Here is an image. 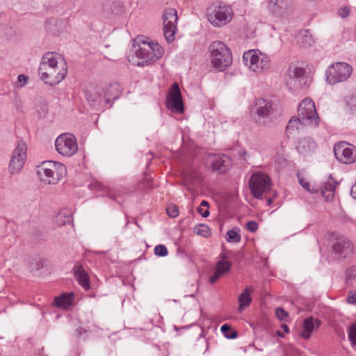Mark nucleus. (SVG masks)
<instances>
[{
	"label": "nucleus",
	"mask_w": 356,
	"mask_h": 356,
	"mask_svg": "<svg viewBox=\"0 0 356 356\" xmlns=\"http://www.w3.org/2000/svg\"><path fill=\"white\" fill-rule=\"evenodd\" d=\"M289 8L288 1L286 0H275L272 8L273 12L279 15H284Z\"/></svg>",
	"instance_id": "c85d7f7f"
},
{
	"label": "nucleus",
	"mask_w": 356,
	"mask_h": 356,
	"mask_svg": "<svg viewBox=\"0 0 356 356\" xmlns=\"http://www.w3.org/2000/svg\"><path fill=\"white\" fill-rule=\"evenodd\" d=\"M305 69L289 66L286 72V81L288 86L295 89H300L305 84Z\"/></svg>",
	"instance_id": "4468645a"
},
{
	"label": "nucleus",
	"mask_w": 356,
	"mask_h": 356,
	"mask_svg": "<svg viewBox=\"0 0 356 356\" xmlns=\"http://www.w3.org/2000/svg\"><path fill=\"white\" fill-rule=\"evenodd\" d=\"M298 124H302L301 121L298 117L293 116L289 120L288 124L286 127V132L288 138H289L290 134H292L291 131H293L294 129H298Z\"/></svg>",
	"instance_id": "2f4dec72"
},
{
	"label": "nucleus",
	"mask_w": 356,
	"mask_h": 356,
	"mask_svg": "<svg viewBox=\"0 0 356 356\" xmlns=\"http://www.w3.org/2000/svg\"><path fill=\"white\" fill-rule=\"evenodd\" d=\"M25 159H19L15 156H12L10 164L9 171L12 175L18 173L24 165Z\"/></svg>",
	"instance_id": "cd10ccee"
},
{
	"label": "nucleus",
	"mask_w": 356,
	"mask_h": 356,
	"mask_svg": "<svg viewBox=\"0 0 356 356\" xmlns=\"http://www.w3.org/2000/svg\"><path fill=\"white\" fill-rule=\"evenodd\" d=\"M347 302L351 305L356 304V291L351 290L348 292Z\"/></svg>",
	"instance_id": "c03bdc74"
},
{
	"label": "nucleus",
	"mask_w": 356,
	"mask_h": 356,
	"mask_svg": "<svg viewBox=\"0 0 356 356\" xmlns=\"http://www.w3.org/2000/svg\"><path fill=\"white\" fill-rule=\"evenodd\" d=\"M26 149L27 147L26 143L24 140H19L17 147L13 152V156H15L19 159L20 158L21 159H23L26 160Z\"/></svg>",
	"instance_id": "c756f323"
},
{
	"label": "nucleus",
	"mask_w": 356,
	"mask_h": 356,
	"mask_svg": "<svg viewBox=\"0 0 356 356\" xmlns=\"http://www.w3.org/2000/svg\"><path fill=\"white\" fill-rule=\"evenodd\" d=\"M166 106L171 110L179 113H182L184 111L181 93L177 82H175L169 90L166 97Z\"/></svg>",
	"instance_id": "f8f14e48"
},
{
	"label": "nucleus",
	"mask_w": 356,
	"mask_h": 356,
	"mask_svg": "<svg viewBox=\"0 0 356 356\" xmlns=\"http://www.w3.org/2000/svg\"><path fill=\"white\" fill-rule=\"evenodd\" d=\"M207 13L210 22L218 27L227 24L232 19L233 14L232 8L222 2L211 5Z\"/></svg>",
	"instance_id": "7ed1b4c3"
},
{
	"label": "nucleus",
	"mask_w": 356,
	"mask_h": 356,
	"mask_svg": "<svg viewBox=\"0 0 356 356\" xmlns=\"http://www.w3.org/2000/svg\"><path fill=\"white\" fill-rule=\"evenodd\" d=\"M220 330L223 335L229 339H236L238 336V333L236 330H234L232 328L230 325L228 324H224L221 326Z\"/></svg>",
	"instance_id": "7c9ffc66"
},
{
	"label": "nucleus",
	"mask_w": 356,
	"mask_h": 356,
	"mask_svg": "<svg viewBox=\"0 0 356 356\" xmlns=\"http://www.w3.org/2000/svg\"><path fill=\"white\" fill-rule=\"evenodd\" d=\"M75 332H76V337H79L82 334V333L86 332V330L81 327H79V328L76 329Z\"/></svg>",
	"instance_id": "603ef678"
},
{
	"label": "nucleus",
	"mask_w": 356,
	"mask_h": 356,
	"mask_svg": "<svg viewBox=\"0 0 356 356\" xmlns=\"http://www.w3.org/2000/svg\"><path fill=\"white\" fill-rule=\"evenodd\" d=\"M275 315L280 321H285L288 317L287 312L282 307H277L275 309Z\"/></svg>",
	"instance_id": "79ce46f5"
},
{
	"label": "nucleus",
	"mask_w": 356,
	"mask_h": 356,
	"mask_svg": "<svg viewBox=\"0 0 356 356\" xmlns=\"http://www.w3.org/2000/svg\"><path fill=\"white\" fill-rule=\"evenodd\" d=\"M350 195L356 200V184L351 188Z\"/></svg>",
	"instance_id": "864d4df0"
},
{
	"label": "nucleus",
	"mask_w": 356,
	"mask_h": 356,
	"mask_svg": "<svg viewBox=\"0 0 356 356\" xmlns=\"http://www.w3.org/2000/svg\"><path fill=\"white\" fill-rule=\"evenodd\" d=\"M316 147V143L311 138L305 137L300 138L297 145L296 150L302 155H307L314 151Z\"/></svg>",
	"instance_id": "412c9836"
},
{
	"label": "nucleus",
	"mask_w": 356,
	"mask_h": 356,
	"mask_svg": "<svg viewBox=\"0 0 356 356\" xmlns=\"http://www.w3.org/2000/svg\"><path fill=\"white\" fill-rule=\"evenodd\" d=\"M86 98L89 102H96L99 98V95L96 93L92 94L90 92L87 91L86 92Z\"/></svg>",
	"instance_id": "49530a36"
},
{
	"label": "nucleus",
	"mask_w": 356,
	"mask_h": 356,
	"mask_svg": "<svg viewBox=\"0 0 356 356\" xmlns=\"http://www.w3.org/2000/svg\"><path fill=\"white\" fill-rule=\"evenodd\" d=\"M249 186L253 197L259 199L270 188V181L268 176L257 173L250 177Z\"/></svg>",
	"instance_id": "9b49d317"
},
{
	"label": "nucleus",
	"mask_w": 356,
	"mask_h": 356,
	"mask_svg": "<svg viewBox=\"0 0 356 356\" xmlns=\"http://www.w3.org/2000/svg\"><path fill=\"white\" fill-rule=\"evenodd\" d=\"M194 232L197 235L207 237L210 235L209 227L204 224H200L194 227Z\"/></svg>",
	"instance_id": "72a5a7b5"
},
{
	"label": "nucleus",
	"mask_w": 356,
	"mask_h": 356,
	"mask_svg": "<svg viewBox=\"0 0 356 356\" xmlns=\"http://www.w3.org/2000/svg\"><path fill=\"white\" fill-rule=\"evenodd\" d=\"M18 81L22 82L23 81L24 83L27 82L28 76H25L24 74H20L17 77Z\"/></svg>",
	"instance_id": "3c124183"
},
{
	"label": "nucleus",
	"mask_w": 356,
	"mask_h": 356,
	"mask_svg": "<svg viewBox=\"0 0 356 356\" xmlns=\"http://www.w3.org/2000/svg\"><path fill=\"white\" fill-rule=\"evenodd\" d=\"M246 228L250 232H255L258 229V223L256 221H249L246 224Z\"/></svg>",
	"instance_id": "a18cd8bd"
},
{
	"label": "nucleus",
	"mask_w": 356,
	"mask_h": 356,
	"mask_svg": "<svg viewBox=\"0 0 356 356\" xmlns=\"http://www.w3.org/2000/svg\"><path fill=\"white\" fill-rule=\"evenodd\" d=\"M220 257H221V260L220 261H227L226 259H227V256L226 254H220Z\"/></svg>",
	"instance_id": "bf43d9fd"
},
{
	"label": "nucleus",
	"mask_w": 356,
	"mask_h": 356,
	"mask_svg": "<svg viewBox=\"0 0 356 356\" xmlns=\"http://www.w3.org/2000/svg\"><path fill=\"white\" fill-rule=\"evenodd\" d=\"M209 202L206 200H202L201 204H200V206H203V207H207V209L209 208Z\"/></svg>",
	"instance_id": "13d9d810"
},
{
	"label": "nucleus",
	"mask_w": 356,
	"mask_h": 356,
	"mask_svg": "<svg viewBox=\"0 0 356 356\" xmlns=\"http://www.w3.org/2000/svg\"><path fill=\"white\" fill-rule=\"evenodd\" d=\"M38 175L42 181L47 184H56L65 176H60L58 170L51 168L38 169Z\"/></svg>",
	"instance_id": "f3484780"
},
{
	"label": "nucleus",
	"mask_w": 356,
	"mask_h": 356,
	"mask_svg": "<svg viewBox=\"0 0 356 356\" xmlns=\"http://www.w3.org/2000/svg\"><path fill=\"white\" fill-rule=\"evenodd\" d=\"M55 147L60 154L68 157L74 155L78 149L76 138L68 133L62 134L56 139Z\"/></svg>",
	"instance_id": "0eeeda50"
},
{
	"label": "nucleus",
	"mask_w": 356,
	"mask_h": 356,
	"mask_svg": "<svg viewBox=\"0 0 356 356\" xmlns=\"http://www.w3.org/2000/svg\"><path fill=\"white\" fill-rule=\"evenodd\" d=\"M353 72L352 67L344 62H338L331 65L326 70V81L330 85L345 81Z\"/></svg>",
	"instance_id": "39448f33"
},
{
	"label": "nucleus",
	"mask_w": 356,
	"mask_h": 356,
	"mask_svg": "<svg viewBox=\"0 0 356 356\" xmlns=\"http://www.w3.org/2000/svg\"><path fill=\"white\" fill-rule=\"evenodd\" d=\"M252 286H247L238 296L239 307L238 311L242 312L246 307H248L252 302V297L250 294L253 292Z\"/></svg>",
	"instance_id": "5701e85b"
},
{
	"label": "nucleus",
	"mask_w": 356,
	"mask_h": 356,
	"mask_svg": "<svg viewBox=\"0 0 356 356\" xmlns=\"http://www.w3.org/2000/svg\"><path fill=\"white\" fill-rule=\"evenodd\" d=\"M321 323V320L313 316L305 318L302 323V331L300 333V336L305 339H309L312 333L317 330Z\"/></svg>",
	"instance_id": "a211bd4d"
},
{
	"label": "nucleus",
	"mask_w": 356,
	"mask_h": 356,
	"mask_svg": "<svg viewBox=\"0 0 356 356\" xmlns=\"http://www.w3.org/2000/svg\"><path fill=\"white\" fill-rule=\"evenodd\" d=\"M298 118L303 125L316 127L318 125L319 117L316 110L314 102L309 98H305L299 104Z\"/></svg>",
	"instance_id": "423d86ee"
},
{
	"label": "nucleus",
	"mask_w": 356,
	"mask_h": 356,
	"mask_svg": "<svg viewBox=\"0 0 356 356\" xmlns=\"http://www.w3.org/2000/svg\"><path fill=\"white\" fill-rule=\"evenodd\" d=\"M298 181L299 184L305 189L310 190V184L309 182L305 180V179L302 177L298 176Z\"/></svg>",
	"instance_id": "09e8293b"
},
{
	"label": "nucleus",
	"mask_w": 356,
	"mask_h": 356,
	"mask_svg": "<svg viewBox=\"0 0 356 356\" xmlns=\"http://www.w3.org/2000/svg\"><path fill=\"white\" fill-rule=\"evenodd\" d=\"M348 336L351 344L356 346V323L349 328Z\"/></svg>",
	"instance_id": "58836bf2"
},
{
	"label": "nucleus",
	"mask_w": 356,
	"mask_h": 356,
	"mask_svg": "<svg viewBox=\"0 0 356 356\" xmlns=\"http://www.w3.org/2000/svg\"><path fill=\"white\" fill-rule=\"evenodd\" d=\"M74 275L79 284L85 289L90 287L89 275L83 268V266L76 263L73 268Z\"/></svg>",
	"instance_id": "6ab92c4d"
},
{
	"label": "nucleus",
	"mask_w": 356,
	"mask_h": 356,
	"mask_svg": "<svg viewBox=\"0 0 356 356\" xmlns=\"http://www.w3.org/2000/svg\"><path fill=\"white\" fill-rule=\"evenodd\" d=\"M71 222H72V216H69L67 217L66 220H65L63 222V225L70 224V223H71Z\"/></svg>",
	"instance_id": "6e6d98bb"
},
{
	"label": "nucleus",
	"mask_w": 356,
	"mask_h": 356,
	"mask_svg": "<svg viewBox=\"0 0 356 356\" xmlns=\"http://www.w3.org/2000/svg\"><path fill=\"white\" fill-rule=\"evenodd\" d=\"M276 334H277L278 337H284V334H283L281 331H280V330H277V331L276 332Z\"/></svg>",
	"instance_id": "052dcab7"
},
{
	"label": "nucleus",
	"mask_w": 356,
	"mask_h": 356,
	"mask_svg": "<svg viewBox=\"0 0 356 356\" xmlns=\"http://www.w3.org/2000/svg\"><path fill=\"white\" fill-rule=\"evenodd\" d=\"M349 13L350 10L348 7L340 8L338 10V15L342 18L348 17L349 15Z\"/></svg>",
	"instance_id": "de8ad7c7"
},
{
	"label": "nucleus",
	"mask_w": 356,
	"mask_h": 356,
	"mask_svg": "<svg viewBox=\"0 0 356 356\" xmlns=\"http://www.w3.org/2000/svg\"><path fill=\"white\" fill-rule=\"evenodd\" d=\"M281 327L284 330V332L285 333H289V327H288L287 325L283 323L281 325Z\"/></svg>",
	"instance_id": "5fc2aeb1"
},
{
	"label": "nucleus",
	"mask_w": 356,
	"mask_h": 356,
	"mask_svg": "<svg viewBox=\"0 0 356 356\" xmlns=\"http://www.w3.org/2000/svg\"><path fill=\"white\" fill-rule=\"evenodd\" d=\"M241 240V235L234 229H230L227 232V241L228 242H239Z\"/></svg>",
	"instance_id": "c9c22d12"
},
{
	"label": "nucleus",
	"mask_w": 356,
	"mask_h": 356,
	"mask_svg": "<svg viewBox=\"0 0 356 356\" xmlns=\"http://www.w3.org/2000/svg\"><path fill=\"white\" fill-rule=\"evenodd\" d=\"M74 295L72 293H63L60 296L55 297L54 303L57 307L68 308L72 305Z\"/></svg>",
	"instance_id": "b1692460"
},
{
	"label": "nucleus",
	"mask_w": 356,
	"mask_h": 356,
	"mask_svg": "<svg viewBox=\"0 0 356 356\" xmlns=\"http://www.w3.org/2000/svg\"><path fill=\"white\" fill-rule=\"evenodd\" d=\"M334 154L338 161L351 164L356 161V147L346 142H340L334 146Z\"/></svg>",
	"instance_id": "9d476101"
},
{
	"label": "nucleus",
	"mask_w": 356,
	"mask_h": 356,
	"mask_svg": "<svg viewBox=\"0 0 356 356\" xmlns=\"http://www.w3.org/2000/svg\"><path fill=\"white\" fill-rule=\"evenodd\" d=\"M167 214L171 218H176L179 215V209L175 204L168 205L166 209Z\"/></svg>",
	"instance_id": "a19ab883"
},
{
	"label": "nucleus",
	"mask_w": 356,
	"mask_h": 356,
	"mask_svg": "<svg viewBox=\"0 0 356 356\" xmlns=\"http://www.w3.org/2000/svg\"><path fill=\"white\" fill-rule=\"evenodd\" d=\"M211 62L213 67L222 72L232 63V55L227 46L221 41L213 42L209 47Z\"/></svg>",
	"instance_id": "f03ea898"
},
{
	"label": "nucleus",
	"mask_w": 356,
	"mask_h": 356,
	"mask_svg": "<svg viewBox=\"0 0 356 356\" xmlns=\"http://www.w3.org/2000/svg\"><path fill=\"white\" fill-rule=\"evenodd\" d=\"M272 202H273V199L271 197H268L267 199V204L268 206H270L272 204Z\"/></svg>",
	"instance_id": "680f3d73"
},
{
	"label": "nucleus",
	"mask_w": 356,
	"mask_h": 356,
	"mask_svg": "<svg viewBox=\"0 0 356 356\" xmlns=\"http://www.w3.org/2000/svg\"><path fill=\"white\" fill-rule=\"evenodd\" d=\"M197 211L199 212V213L201 214V216L204 218H206L207 216H209V209H202L201 207H198L197 208Z\"/></svg>",
	"instance_id": "8fccbe9b"
},
{
	"label": "nucleus",
	"mask_w": 356,
	"mask_h": 356,
	"mask_svg": "<svg viewBox=\"0 0 356 356\" xmlns=\"http://www.w3.org/2000/svg\"><path fill=\"white\" fill-rule=\"evenodd\" d=\"M232 264L229 261H219L216 264L214 273L209 277L211 284L215 283L223 274L229 272Z\"/></svg>",
	"instance_id": "4be33fe9"
},
{
	"label": "nucleus",
	"mask_w": 356,
	"mask_h": 356,
	"mask_svg": "<svg viewBox=\"0 0 356 356\" xmlns=\"http://www.w3.org/2000/svg\"><path fill=\"white\" fill-rule=\"evenodd\" d=\"M51 168L54 170H58L60 176H65L67 174V169L65 165L53 161H44L39 167V169Z\"/></svg>",
	"instance_id": "393cba45"
},
{
	"label": "nucleus",
	"mask_w": 356,
	"mask_h": 356,
	"mask_svg": "<svg viewBox=\"0 0 356 356\" xmlns=\"http://www.w3.org/2000/svg\"><path fill=\"white\" fill-rule=\"evenodd\" d=\"M250 113L257 124L265 126L266 119L273 113L271 101L264 98L254 99V104L250 106Z\"/></svg>",
	"instance_id": "20e7f679"
},
{
	"label": "nucleus",
	"mask_w": 356,
	"mask_h": 356,
	"mask_svg": "<svg viewBox=\"0 0 356 356\" xmlns=\"http://www.w3.org/2000/svg\"><path fill=\"white\" fill-rule=\"evenodd\" d=\"M209 349V342L204 337V331L202 330V332L197 339L194 345V350L197 353L204 354Z\"/></svg>",
	"instance_id": "a878e982"
},
{
	"label": "nucleus",
	"mask_w": 356,
	"mask_h": 356,
	"mask_svg": "<svg viewBox=\"0 0 356 356\" xmlns=\"http://www.w3.org/2000/svg\"><path fill=\"white\" fill-rule=\"evenodd\" d=\"M356 278V266H352L346 270V281L347 284H349V282Z\"/></svg>",
	"instance_id": "4c0bfd02"
},
{
	"label": "nucleus",
	"mask_w": 356,
	"mask_h": 356,
	"mask_svg": "<svg viewBox=\"0 0 356 356\" xmlns=\"http://www.w3.org/2000/svg\"><path fill=\"white\" fill-rule=\"evenodd\" d=\"M132 45L138 58V66H145L159 60L164 54V49L158 43L147 42L141 38L133 40Z\"/></svg>",
	"instance_id": "f257e3e1"
},
{
	"label": "nucleus",
	"mask_w": 356,
	"mask_h": 356,
	"mask_svg": "<svg viewBox=\"0 0 356 356\" xmlns=\"http://www.w3.org/2000/svg\"><path fill=\"white\" fill-rule=\"evenodd\" d=\"M47 67H65L67 63L62 56L56 52H46L42 57L38 68Z\"/></svg>",
	"instance_id": "dca6fc26"
},
{
	"label": "nucleus",
	"mask_w": 356,
	"mask_h": 356,
	"mask_svg": "<svg viewBox=\"0 0 356 356\" xmlns=\"http://www.w3.org/2000/svg\"><path fill=\"white\" fill-rule=\"evenodd\" d=\"M94 188L99 191H106V192L108 193V197L113 200H115V196H114L113 195V193L110 191L109 189L107 190L106 188L104 186H103L102 184H100V183L94 184Z\"/></svg>",
	"instance_id": "37998d69"
},
{
	"label": "nucleus",
	"mask_w": 356,
	"mask_h": 356,
	"mask_svg": "<svg viewBox=\"0 0 356 356\" xmlns=\"http://www.w3.org/2000/svg\"><path fill=\"white\" fill-rule=\"evenodd\" d=\"M353 243L344 236L337 237L332 244V252L335 259L346 258L353 253Z\"/></svg>",
	"instance_id": "ddd939ff"
},
{
	"label": "nucleus",
	"mask_w": 356,
	"mask_h": 356,
	"mask_svg": "<svg viewBox=\"0 0 356 356\" xmlns=\"http://www.w3.org/2000/svg\"><path fill=\"white\" fill-rule=\"evenodd\" d=\"M67 73V66L65 67H47L45 65L42 68H38V74L40 79L48 85L51 86L61 82Z\"/></svg>",
	"instance_id": "6e6552de"
},
{
	"label": "nucleus",
	"mask_w": 356,
	"mask_h": 356,
	"mask_svg": "<svg viewBox=\"0 0 356 356\" xmlns=\"http://www.w3.org/2000/svg\"><path fill=\"white\" fill-rule=\"evenodd\" d=\"M107 6L109 7L113 14L119 15L123 12L124 6L120 1L108 2Z\"/></svg>",
	"instance_id": "473e14b6"
},
{
	"label": "nucleus",
	"mask_w": 356,
	"mask_h": 356,
	"mask_svg": "<svg viewBox=\"0 0 356 356\" xmlns=\"http://www.w3.org/2000/svg\"><path fill=\"white\" fill-rule=\"evenodd\" d=\"M307 191L311 193H317L318 192V189L313 187L312 188H310V190H307Z\"/></svg>",
	"instance_id": "4d7b16f0"
},
{
	"label": "nucleus",
	"mask_w": 356,
	"mask_h": 356,
	"mask_svg": "<svg viewBox=\"0 0 356 356\" xmlns=\"http://www.w3.org/2000/svg\"><path fill=\"white\" fill-rule=\"evenodd\" d=\"M335 184L325 182L321 187V192L322 196L325 199L326 201L330 202L334 199L335 192Z\"/></svg>",
	"instance_id": "bb28decb"
},
{
	"label": "nucleus",
	"mask_w": 356,
	"mask_h": 356,
	"mask_svg": "<svg viewBox=\"0 0 356 356\" xmlns=\"http://www.w3.org/2000/svg\"><path fill=\"white\" fill-rule=\"evenodd\" d=\"M347 107L350 111H356V92L348 96L346 99Z\"/></svg>",
	"instance_id": "f704fd0d"
},
{
	"label": "nucleus",
	"mask_w": 356,
	"mask_h": 356,
	"mask_svg": "<svg viewBox=\"0 0 356 356\" xmlns=\"http://www.w3.org/2000/svg\"><path fill=\"white\" fill-rule=\"evenodd\" d=\"M209 159L212 170L218 174L226 173L232 167V160L225 154H213Z\"/></svg>",
	"instance_id": "2eb2a0df"
},
{
	"label": "nucleus",
	"mask_w": 356,
	"mask_h": 356,
	"mask_svg": "<svg viewBox=\"0 0 356 356\" xmlns=\"http://www.w3.org/2000/svg\"><path fill=\"white\" fill-rule=\"evenodd\" d=\"M259 60L260 56L258 55L257 51L255 50L247 51L243 55V63L254 72L258 71Z\"/></svg>",
	"instance_id": "aec40b11"
},
{
	"label": "nucleus",
	"mask_w": 356,
	"mask_h": 356,
	"mask_svg": "<svg viewBox=\"0 0 356 356\" xmlns=\"http://www.w3.org/2000/svg\"><path fill=\"white\" fill-rule=\"evenodd\" d=\"M168 251L164 245H158L154 248V254L159 257H165Z\"/></svg>",
	"instance_id": "ea45409f"
},
{
	"label": "nucleus",
	"mask_w": 356,
	"mask_h": 356,
	"mask_svg": "<svg viewBox=\"0 0 356 356\" xmlns=\"http://www.w3.org/2000/svg\"><path fill=\"white\" fill-rule=\"evenodd\" d=\"M163 35L168 42L175 40V35L177 31V22L178 20L177 12L175 8L167 9L163 15Z\"/></svg>",
	"instance_id": "1a4fd4ad"
},
{
	"label": "nucleus",
	"mask_w": 356,
	"mask_h": 356,
	"mask_svg": "<svg viewBox=\"0 0 356 356\" xmlns=\"http://www.w3.org/2000/svg\"><path fill=\"white\" fill-rule=\"evenodd\" d=\"M270 65V60L266 55H262L260 53V60L259 62L258 70L268 68Z\"/></svg>",
	"instance_id": "e433bc0d"
}]
</instances>
